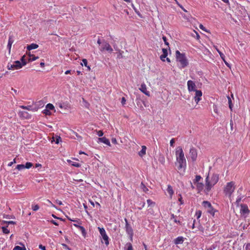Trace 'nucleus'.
Segmentation results:
<instances>
[{"label": "nucleus", "mask_w": 250, "mask_h": 250, "mask_svg": "<svg viewBox=\"0 0 250 250\" xmlns=\"http://www.w3.org/2000/svg\"><path fill=\"white\" fill-rule=\"evenodd\" d=\"M175 155L176 162L178 164V170L184 169L185 170L187 167V162L183 149L181 146L177 147Z\"/></svg>", "instance_id": "1"}, {"label": "nucleus", "mask_w": 250, "mask_h": 250, "mask_svg": "<svg viewBox=\"0 0 250 250\" xmlns=\"http://www.w3.org/2000/svg\"><path fill=\"white\" fill-rule=\"evenodd\" d=\"M219 180V175L217 174H213L210 177L208 175L206 178V188L209 191Z\"/></svg>", "instance_id": "2"}, {"label": "nucleus", "mask_w": 250, "mask_h": 250, "mask_svg": "<svg viewBox=\"0 0 250 250\" xmlns=\"http://www.w3.org/2000/svg\"><path fill=\"white\" fill-rule=\"evenodd\" d=\"M177 62L179 63V67L180 69L184 68L188 64V60L184 53H181L179 50L175 52Z\"/></svg>", "instance_id": "3"}, {"label": "nucleus", "mask_w": 250, "mask_h": 250, "mask_svg": "<svg viewBox=\"0 0 250 250\" xmlns=\"http://www.w3.org/2000/svg\"><path fill=\"white\" fill-rule=\"evenodd\" d=\"M235 189V183L233 182H230L227 183L226 185L224 188V193L225 195L228 196L230 198L232 193Z\"/></svg>", "instance_id": "4"}, {"label": "nucleus", "mask_w": 250, "mask_h": 250, "mask_svg": "<svg viewBox=\"0 0 250 250\" xmlns=\"http://www.w3.org/2000/svg\"><path fill=\"white\" fill-rule=\"evenodd\" d=\"M202 205L207 209V212L214 216L216 210L213 208L211 203L207 201H204Z\"/></svg>", "instance_id": "5"}, {"label": "nucleus", "mask_w": 250, "mask_h": 250, "mask_svg": "<svg viewBox=\"0 0 250 250\" xmlns=\"http://www.w3.org/2000/svg\"><path fill=\"white\" fill-rule=\"evenodd\" d=\"M240 213L242 217L244 218H247L250 212V210L249 209L248 206L246 204H240Z\"/></svg>", "instance_id": "6"}, {"label": "nucleus", "mask_w": 250, "mask_h": 250, "mask_svg": "<svg viewBox=\"0 0 250 250\" xmlns=\"http://www.w3.org/2000/svg\"><path fill=\"white\" fill-rule=\"evenodd\" d=\"M99 49L101 52L107 51L109 53L112 52L113 50L111 45L104 40H103V43L100 47Z\"/></svg>", "instance_id": "7"}, {"label": "nucleus", "mask_w": 250, "mask_h": 250, "mask_svg": "<svg viewBox=\"0 0 250 250\" xmlns=\"http://www.w3.org/2000/svg\"><path fill=\"white\" fill-rule=\"evenodd\" d=\"M98 229L99 230L100 233L104 241V243L106 246L109 245V237L106 234L105 230L104 228H100L98 227Z\"/></svg>", "instance_id": "8"}, {"label": "nucleus", "mask_w": 250, "mask_h": 250, "mask_svg": "<svg viewBox=\"0 0 250 250\" xmlns=\"http://www.w3.org/2000/svg\"><path fill=\"white\" fill-rule=\"evenodd\" d=\"M125 231H126V233L129 235L130 237L131 238H132L133 237V231L132 228L131 226L128 223V221H127V219L125 218Z\"/></svg>", "instance_id": "9"}, {"label": "nucleus", "mask_w": 250, "mask_h": 250, "mask_svg": "<svg viewBox=\"0 0 250 250\" xmlns=\"http://www.w3.org/2000/svg\"><path fill=\"white\" fill-rule=\"evenodd\" d=\"M189 156L192 161H196L197 157V151L196 148L191 147L189 150Z\"/></svg>", "instance_id": "10"}, {"label": "nucleus", "mask_w": 250, "mask_h": 250, "mask_svg": "<svg viewBox=\"0 0 250 250\" xmlns=\"http://www.w3.org/2000/svg\"><path fill=\"white\" fill-rule=\"evenodd\" d=\"M187 86L189 92L192 91L194 92L195 90H197L196 89V86L195 83L191 80H189L188 81Z\"/></svg>", "instance_id": "11"}, {"label": "nucleus", "mask_w": 250, "mask_h": 250, "mask_svg": "<svg viewBox=\"0 0 250 250\" xmlns=\"http://www.w3.org/2000/svg\"><path fill=\"white\" fill-rule=\"evenodd\" d=\"M194 92H195V96L194 97V99L196 104H198L199 101L201 100V97L202 96V92L200 90H196Z\"/></svg>", "instance_id": "12"}, {"label": "nucleus", "mask_w": 250, "mask_h": 250, "mask_svg": "<svg viewBox=\"0 0 250 250\" xmlns=\"http://www.w3.org/2000/svg\"><path fill=\"white\" fill-rule=\"evenodd\" d=\"M14 65L15 66V69H18L21 68L23 66H24L26 64V62H23V63H21V61H17L14 62Z\"/></svg>", "instance_id": "13"}, {"label": "nucleus", "mask_w": 250, "mask_h": 250, "mask_svg": "<svg viewBox=\"0 0 250 250\" xmlns=\"http://www.w3.org/2000/svg\"><path fill=\"white\" fill-rule=\"evenodd\" d=\"M20 108L23 109H26L29 111H37L38 109V108L36 107H33L32 105H27V106H24V105H20Z\"/></svg>", "instance_id": "14"}, {"label": "nucleus", "mask_w": 250, "mask_h": 250, "mask_svg": "<svg viewBox=\"0 0 250 250\" xmlns=\"http://www.w3.org/2000/svg\"><path fill=\"white\" fill-rule=\"evenodd\" d=\"M140 90L147 96H149V92L146 89V86L145 83H142L139 88Z\"/></svg>", "instance_id": "15"}, {"label": "nucleus", "mask_w": 250, "mask_h": 250, "mask_svg": "<svg viewBox=\"0 0 250 250\" xmlns=\"http://www.w3.org/2000/svg\"><path fill=\"white\" fill-rule=\"evenodd\" d=\"M184 241V238L183 236H179L174 240V243L176 245L181 244Z\"/></svg>", "instance_id": "16"}, {"label": "nucleus", "mask_w": 250, "mask_h": 250, "mask_svg": "<svg viewBox=\"0 0 250 250\" xmlns=\"http://www.w3.org/2000/svg\"><path fill=\"white\" fill-rule=\"evenodd\" d=\"M99 141L102 143H103L104 144L107 145L108 146H110V143L108 139L105 137H102L98 138Z\"/></svg>", "instance_id": "17"}, {"label": "nucleus", "mask_w": 250, "mask_h": 250, "mask_svg": "<svg viewBox=\"0 0 250 250\" xmlns=\"http://www.w3.org/2000/svg\"><path fill=\"white\" fill-rule=\"evenodd\" d=\"M146 147L145 146H142V149L138 153L140 156L143 157L146 154Z\"/></svg>", "instance_id": "18"}, {"label": "nucleus", "mask_w": 250, "mask_h": 250, "mask_svg": "<svg viewBox=\"0 0 250 250\" xmlns=\"http://www.w3.org/2000/svg\"><path fill=\"white\" fill-rule=\"evenodd\" d=\"M18 114L20 117L24 118H27L28 116V113L26 111H20L18 113Z\"/></svg>", "instance_id": "19"}, {"label": "nucleus", "mask_w": 250, "mask_h": 250, "mask_svg": "<svg viewBox=\"0 0 250 250\" xmlns=\"http://www.w3.org/2000/svg\"><path fill=\"white\" fill-rule=\"evenodd\" d=\"M67 162L70 165L76 167H80L81 166V164H80L79 163L74 162L70 160H67Z\"/></svg>", "instance_id": "20"}, {"label": "nucleus", "mask_w": 250, "mask_h": 250, "mask_svg": "<svg viewBox=\"0 0 250 250\" xmlns=\"http://www.w3.org/2000/svg\"><path fill=\"white\" fill-rule=\"evenodd\" d=\"M38 45L36 43H31V44L28 45L27 46V49L28 50H31L32 49H36L38 47Z\"/></svg>", "instance_id": "21"}, {"label": "nucleus", "mask_w": 250, "mask_h": 250, "mask_svg": "<svg viewBox=\"0 0 250 250\" xmlns=\"http://www.w3.org/2000/svg\"><path fill=\"white\" fill-rule=\"evenodd\" d=\"M167 190L168 193L169 194L170 197H171L174 193L172 187L170 185H168Z\"/></svg>", "instance_id": "22"}, {"label": "nucleus", "mask_w": 250, "mask_h": 250, "mask_svg": "<svg viewBox=\"0 0 250 250\" xmlns=\"http://www.w3.org/2000/svg\"><path fill=\"white\" fill-rule=\"evenodd\" d=\"M196 184L197 189L200 191L203 190L204 185L202 183H198Z\"/></svg>", "instance_id": "23"}, {"label": "nucleus", "mask_w": 250, "mask_h": 250, "mask_svg": "<svg viewBox=\"0 0 250 250\" xmlns=\"http://www.w3.org/2000/svg\"><path fill=\"white\" fill-rule=\"evenodd\" d=\"M82 65H84L85 66H86L88 70H90V67L89 65H88L87 64V61L85 59H83L82 60V63H81Z\"/></svg>", "instance_id": "24"}, {"label": "nucleus", "mask_w": 250, "mask_h": 250, "mask_svg": "<svg viewBox=\"0 0 250 250\" xmlns=\"http://www.w3.org/2000/svg\"><path fill=\"white\" fill-rule=\"evenodd\" d=\"M125 250H133V247L130 243L126 244L125 247Z\"/></svg>", "instance_id": "25"}, {"label": "nucleus", "mask_w": 250, "mask_h": 250, "mask_svg": "<svg viewBox=\"0 0 250 250\" xmlns=\"http://www.w3.org/2000/svg\"><path fill=\"white\" fill-rule=\"evenodd\" d=\"M1 224H2V225L6 224V226H8V225H9L10 224H16V222L14 221H5V220H2L1 221Z\"/></svg>", "instance_id": "26"}, {"label": "nucleus", "mask_w": 250, "mask_h": 250, "mask_svg": "<svg viewBox=\"0 0 250 250\" xmlns=\"http://www.w3.org/2000/svg\"><path fill=\"white\" fill-rule=\"evenodd\" d=\"M216 50L218 52V53H219V54L220 55V57L221 58V59L223 60H224V59H225V55L222 52H221L218 49V48L216 47V46H215L214 47Z\"/></svg>", "instance_id": "27"}, {"label": "nucleus", "mask_w": 250, "mask_h": 250, "mask_svg": "<svg viewBox=\"0 0 250 250\" xmlns=\"http://www.w3.org/2000/svg\"><path fill=\"white\" fill-rule=\"evenodd\" d=\"M202 179V177L200 175H196L195 179L193 180V183L196 184L198 183H200L199 181Z\"/></svg>", "instance_id": "28"}, {"label": "nucleus", "mask_w": 250, "mask_h": 250, "mask_svg": "<svg viewBox=\"0 0 250 250\" xmlns=\"http://www.w3.org/2000/svg\"><path fill=\"white\" fill-rule=\"evenodd\" d=\"M7 226H2L1 227L2 231L3 233L5 234H8L10 232V231L9 229H7Z\"/></svg>", "instance_id": "29"}, {"label": "nucleus", "mask_w": 250, "mask_h": 250, "mask_svg": "<svg viewBox=\"0 0 250 250\" xmlns=\"http://www.w3.org/2000/svg\"><path fill=\"white\" fill-rule=\"evenodd\" d=\"M14 42V37L13 35H10L9 36L8 42V43H10L12 44V43Z\"/></svg>", "instance_id": "30"}, {"label": "nucleus", "mask_w": 250, "mask_h": 250, "mask_svg": "<svg viewBox=\"0 0 250 250\" xmlns=\"http://www.w3.org/2000/svg\"><path fill=\"white\" fill-rule=\"evenodd\" d=\"M22 247L19 246H15L13 250H26L25 246L23 245H22Z\"/></svg>", "instance_id": "31"}, {"label": "nucleus", "mask_w": 250, "mask_h": 250, "mask_svg": "<svg viewBox=\"0 0 250 250\" xmlns=\"http://www.w3.org/2000/svg\"><path fill=\"white\" fill-rule=\"evenodd\" d=\"M242 199V196H238L237 197L236 202H235V204H236L237 207H238L240 206L239 204H240V202H241Z\"/></svg>", "instance_id": "32"}, {"label": "nucleus", "mask_w": 250, "mask_h": 250, "mask_svg": "<svg viewBox=\"0 0 250 250\" xmlns=\"http://www.w3.org/2000/svg\"><path fill=\"white\" fill-rule=\"evenodd\" d=\"M45 108L49 110H53L54 109V106L51 104H48L46 105Z\"/></svg>", "instance_id": "33"}, {"label": "nucleus", "mask_w": 250, "mask_h": 250, "mask_svg": "<svg viewBox=\"0 0 250 250\" xmlns=\"http://www.w3.org/2000/svg\"><path fill=\"white\" fill-rule=\"evenodd\" d=\"M171 219H174V222L176 223H177L179 225H181V221H179V220H177L176 219H175V216L173 214H172L171 215Z\"/></svg>", "instance_id": "34"}, {"label": "nucleus", "mask_w": 250, "mask_h": 250, "mask_svg": "<svg viewBox=\"0 0 250 250\" xmlns=\"http://www.w3.org/2000/svg\"><path fill=\"white\" fill-rule=\"evenodd\" d=\"M79 229L81 231L82 235L85 237L86 232L84 227L82 226Z\"/></svg>", "instance_id": "35"}, {"label": "nucleus", "mask_w": 250, "mask_h": 250, "mask_svg": "<svg viewBox=\"0 0 250 250\" xmlns=\"http://www.w3.org/2000/svg\"><path fill=\"white\" fill-rule=\"evenodd\" d=\"M33 166V164L31 162H26L25 165H24L25 168L29 169L31 168Z\"/></svg>", "instance_id": "36"}, {"label": "nucleus", "mask_w": 250, "mask_h": 250, "mask_svg": "<svg viewBox=\"0 0 250 250\" xmlns=\"http://www.w3.org/2000/svg\"><path fill=\"white\" fill-rule=\"evenodd\" d=\"M7 68L9 70H13V69H15V66L14 65V63L13 64H11V63H8V65H7Z\"/></svg>", "instance_id": "37"}, {"label": "nucleus", "mask_w": 250, "mask_h": 250, "mask_svg": "<svg viewBox=\"0 0 250 250\" xmlns=\"http://www.w3.org/2000/svg\"><path fill=\"white\" fill-rule=\"evenodd\" d=\"M228 103H229V108H230V109L231 110H232V102H231V99L229 97H228Z\"/></svg>", "instance_id": "38"}, {"label": "nucleus", "mask_w": 250, "mask_h": 250, "mask_svg": "<svg viewBox=\"0 0 250 250\" xmlns=\"http://www.w3.org/2000/svg\"><path fill=\"white\" fill-rule=\"evenodd\" d=\"M24 168V165L23 164L18 165L16 167V169H17L19 170H21Z\"/></svg>", "instance_id": "39"}, {"label": "nucleus", "mask_w": 250, "mask_h": 250, "mask_svg": "<svg viewBox=\"0 0 250 250\" xmlns=\"http://www.w3.org/2000/svg\"><path fill=\"white\" fill-rule=\"evenodd\" d=\"M3 217L4 218H6V219H14L15 218L14 216L12 215L3 214Z\"/></svg>", "instance_id": "40"}, {"label": "nucleus", "mask_w": 250, "mask_h": 250, "mask_svg": "<svg viewBox=\"0 0 250 250\" xmlns=\"http://www.w3.org/2000/svg\"><path fill=\"white\" fill-rule=\"evenodd\" d=\"M147 203L148 205V206H154L155 204V203L153 202L150 199H147Z\"/></svg>", "instance_id": "41"}, {"label": "nucleus", "mask_w": 250, "mask_h": 250, "mask_svg": "<svg viewBox=\"0 0 250 250\" xmlns=\"http://www.w3.org/2000/svg\"><path fill=\"white\" fill-rule=\"evenodd\" d=\"M47 202L49 204V205H48V206H49V207H53V208H55L57 209H58L57 207L55 205H54L49 200H47Z\"/></svg>", "instance_id": "42"}, {"label": "nucleus", "mask_w": 250, "mask_h": 250, "mask_svg": "<svg viewBox=\"0 0 250 250\" xmlns=\"http://www.w3.org/2000/svg\"><path fill=\"white\" fill-rule=\"evenodd\" d=\"M42 113L46 115H50L51 114L50 111L46 108L42 111Z\"/></svg>", "instance_id": "43"}, {"label": "nucleus", "mask_w": 250, "mask_h": 250, "mask_svg": "<svg viewBox=\"0 0 250 250\" xmlns=\"http://www.w3.org/2000/svg\"><path fill=\"white\" fill-rule=\"evenodd\" d=\"M141 187L144 192H147L148 190V189L145 186L144 184H143V183H141Z\"/></svg>", "instance_id": "44"}, {"label": "nucleus", "mask_w": 250, "mask_h": 250, "mask_svg": "<svg viewBox=\"0 0 250 250\" xmlns=\"http://www.w3.org/2000/svg\"><path fill=\"white\" fill-rule=\"evenodd\" d=\"M201 214H202L201 211L198 210V211H196L195 215L196 216L197 219H199L201 217Z\"/></svg>", "instance_id": "45"}, {"label": "nucleus", "mask_w": 250, "mask_h": 250, "mask_svg": "<svg viewBox=\"0 0 250 250\" xmlns=\"http://www.w3.org/2000/svg\"><path fill=\"white\" fill-rule=\"evenodd\" d=\"M32 209L35 211H37L39 209V206L38 205H35L32 206Z\"/></svg>", "instance_id": "46"}, {"label": "nucleus", "mask_w": 250, "mask_h": 250, "mask_svg": "<svg viewBox=\"0 0 250 250\" xmlns=\"http://www.w3.org/2000/svg\"><path fill=\"white\" fill-rule=\"evenodd\" d=\"M213 111L215 113L218 114V109L217 106L215 104H214L213 106Z\"/></svg>", "instance_id": "47"}, {"label": "nucleus", "mask_w": 250, "mask_h": 250, "mask_svg": "<svg viewBox=\"0 0 250 250\" xmlns=\"http://www.w3.org/2000/svg\"><path fill=\"white\" fill-rule=\"evenodd\" d=\"M162 39H163V41H164V42H165V44L166 45H167V46H168V45H169V43H168V42H167V39L166 37H165V36H163V38H162Z\"/></svg>", "instance_id": "48"}, {"label": "nucleus", "mask_w": 250, "mask_h": 250, "mask_svg": "<svg viewBox=\"0 0 250 250\" xmlns=\"http://www.w3.org/2000/svg\"><path fill=\"white\" fill-rule=\"evenodd\" d=\"M199 28H200L201 30H203V31H206V32H208V31H207V30L206 29V28L204 26V25H202V24H200L199 25Z\"/></svg>", "instance_id": "49"}, {"label": "nucleus", "mask_w": 250, "mask_h": 250, "mask_svg": "<svg viewBox=\"0 0 250 250\" xmlns=\"http://www.w3.org/2000/svg\"><path fill=\"white\" fill-rule=\"evenodd\" d=\"M167 57V56L165 54H162V55H161L160 56V59L161 60L163 61V62H165V58Z\"/></svg>", "instance_id": "50"}, {"label": "nucleus", "mask_w": 250, "mask_h": 250, "mask_svg": "<svg viewBox=\"0 0 250 250\" xmlns=\"http://www.w3.org/2000/svg\"><path fill=\"white\" fill-rule=\"evenodd\" d=\"M62 246L64 249L67 250H71V249L66 244H62Z\"/></svg>", "instance_id": "51"}, {"label": "nucleus", "mask_w": 250, "mask_h": 250, "mask_svg": "<svg viewBox=\"0 0 250 250\" xmlns=\"http://www.w3.org/2000/svg\"><path fill=\"white\" fill-rule=\"evenodd\" d=\"M126 99L125 97H122L121 100V103L123 105H124L125 104Z\"/></svg>", "instance_id": "52"}, {"label": "nucleus", "mask_w": 250, "mask_h": 250, "mask_svg": "<svg viewBox=\"0 0 250 250\" xmlns=\"http://www.w3.org/2000/svg\"><path fill=\"white\" fill-rule=\"evenodd\" d=\"M175 142V139L174 138H172L171 139V140L170 141V146H174V143Z\"/></svg>", "instance_id": "53"}, {"label": "nucleus", "mask_w": 250, "mask_h": 250, "mask_svg": "<svg viewBox=\"0 0 250 250\" xmlns=\"http://www.w3.org/2000/svg\"><path fill=\"white\" fill-rule=\"evenodd\" d=\"M97 135L99 137H102L104 135V133L102 130H99L97 131Z\"/></svg>", "instance_id": "54"}, {"label": "nucleus", "mask_w": 250, "mask_h": 250, "mask_svg": "<svg viewBox=\"0 0 250 250\" xmlns=\"http://www.w3.org/2000/svg\"><path fill=\"white\" fill-rule=\"evenodd\" d=\"M162 51H163V54H165L167 56V48H163L162 49Z\"/></svg>", "instance_id": "55"}, {"label": "nucleus", "mask_w": 250, "mask_h": 250, "mask_svg": "<svg viewBox=\"0 0 250 250\" xmlns=\"http://www.w3.org/2000/svg\"><path fill=\"white\" fill-rule=\"evenodd\" d=\"M38 57H35V56H33L32 58L30 57V58L29 59V61H35L37 59H38Z\"/></svg>", "instance_id": "56"}, {"label": "nucleus", "mask_w": 250, "mask_h": 250, "mask_svg": "<svg viewBox=\"0 0 250 250\" xmlns=\"http://www.w3.org/2000/svg\"><path fill=\"white\" fill-rule=\"evenodd\" d=\"M16 163V159H14L13 160V161H12V162H10V163L8 164V166L9 167H11V166H12L13 165V164H15V163Z\"/></svg>", "instance_id": "57"}, {"label": "nucleus", "mask_w": 250, "mask_h": 250, "mask_svg": "<svg viewBox=\"0 0 250 250\" xmlns=\"http://www.w3.org/2000/svg\"><path fill=\"white\" fill-rule=\"evenodd\" d=\"M60 141H61V138L60 137H58L55 141V143L58 144L59 143Z\"/></svg>", "instance_id": "58"}, {"label": "nucleus", "mask_w": 250, "mask_h": 250, "mask_svg": "<svg viewBox=\"0 0 250 250\" xmlns=\"http://www.w3.org/2000/svg\"><path fill=\"white\" fill-rule=\"evenodd\" d=\"M179 195H180V198H179L178 200L179 202H180V204L182 205L184 204V202L182 200V197L181 195L180 194Z\"/></svg>", "instance_id": "59"}, {"label": "nucleus", "mask_w": 250, "mask_h": 250, "mask_svg": "<svg viewBox=\"0 0 250 250\" xmlns=\"http://www.w3.org/2000/svg\"><path fill=\"white\" fill-rule=\"evenodd\" d=\"M246 250H250V243H248L246 245Z\"/></svg>", "instance_id": "60"}, {"label": "nucleus", "mask_w": 250, "mask_h": 250, "mask_svg": "<svg viewBox=\"0 0 250 250\" xmlns=\"http://www.w3.org/2000/svg\"><path fill=\"white\" fill-rule=\"evenodd\" d=\"M97 43L101 46L103 43V41H101L100 39L99 38L97 41Z\"/></svg>", "instance_id": "61"}, {"label": "nucleus", "mask_w": 250, "mask_h": 250, "mask_svg": "<svg viewBox=\"0 0 250 250\" xmlns=\"http://www.w3.org/2000/svg\"><path fill=\"white\" fill-rule=\"evenodd\" d=\"M39 249L42 250H46L45 247L44 246H42V245H40L39 246Z\"/></svg>", "instance_id": "62"}, {"label": "nucleus", "mask_w": 250, "mask_h": 250, "mask_svg": "<svg viewBox=\"0 0 250 250\" xmlns=\"http://www.w3.org/2000/svg\"><path fill=\"white\" fill-rule=\"evenodd\" d=\"M111 142L112 143L114 144H117V141L116 140V139L115 138H112L111 139Z\"/></svg>", "instance_id": "63"}, {"label": "nucleus", "mask_w": 250, "mask_h": 250, "mask_svg": "<svg viewBox=\"0 0 250 250\" xmlns=\"http://www.w3.org/2000/svg\"><path fill=\"white\" fill-rule=\"evenodd\" d=\"M56 203L58 204H59V205H62V203L61 201L60 200H56Z\"/></svg>", "instance_id": "64"}]
</instances>
